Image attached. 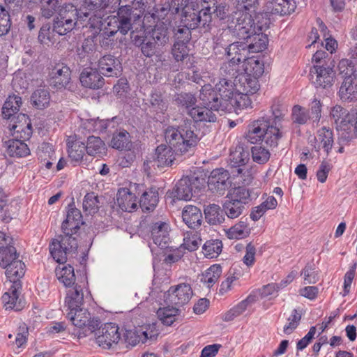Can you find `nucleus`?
I'll return each mask as SVG.
<instances>
[{"label": "nucleus", "instance_id": "obj_1", "mask_svg": "<svg viewBox=\"0 0 357 357\" xmlns=\"http://www.w3.org/2000/svg\"><path fill=\"white\" fill-rule=\"evenodd\" d=\"M271 117H262L251 122L245 135L246 139L251 144L264 142L266 146L276 147L283 136L282 121L285 111L273 108Z\"/></svg>", "mask_w": 357, "mask_h": 357}, {"label": "nucleus", "instance_id": "obj_2", "mask_svg": "<svg viewBox=\"0 0 357 357\" xmlns=\"http://www.w3.org/2000/svg\"><path fill=\"white\" fill-rule=\"evenodd\" d=\"M196 5L190 0H172L167 6L160 8V13H165L167 10L172 14L181 13V22L185 28L188 39L189 30L195 29L199 25L205 27L208 26L211 21V7L206 6L198 13L195 12Z\"/></svg>", "mask_w": 357, "mask_h": 357}, {"label": "nucleus", "instance_id": "obj_3", "mask_svg": "<svg viewBox=\"0 0 357 357\" xmlns=\"http://www.w3.org/2000/svg\"><path fill=\"white\" fill-rule=\"evenodd\" d=\"M255 20L248 24L235 25L232 27L238 32V38L244 40L249 52H260L264 51L268 44L266 30L271 24V20L264 15H257Z\"/></svg>", "mask_w": 357, "mask_h": 357}, {"label": "nucleus", "instance_id": "obj_4", "mask_svg": "<svg viewBox=\"0 0 357 357\" xmlns=\"http://www.w3.org/2000/svg\"><path fill=\"white\" fill-rule=\"evenodd\" d=\"M144 10L145 5L142 0H134L131 5L120 7L117 13L118 17H108V25L115 24V27H117V29L109 31V36H114L119 31L126 35L134 28L137 30L138 27L135 26L137 23L141 25L139 19Z\"/></svg>", "mask_w": 357, "mask_h": 357}, {"label": "nucleus", "instance_id": "obj_5", "mask_svg": "<svg viewBox=\"0 0 357 357\" xmlns=\"http://www.w3.org/2000/svg\"><path fill=\"white\" fill-rule=\"evenodd\" d=\"M192 121L185 122L178 128L169 127L165 132V141L176 152L181 154L188 152L198 142Z\"/></svg>", "mask_w": 357, "mask_h": 357}, {"label": "nucleus", "instance_id": "obj_6", "mask_svg": "<svg viewBox=\"0 0 357 357\" xmlns=\"http://www.w3.org/2000/svg\"><path fill=\"white\" fill-rule=\"evenodd\" d=\"M89 13L85 7L79 10L73 4H65L59 10L58 15L54 20L53 29L59 35H66L77 25L84 26Z\"/></svg>", "mask_w": 357, "mask_h": 357}, {"label": "nucleus", "instance_id": "obj_7", "mask_svg": "<svg viewBox=\"0 0 357 357\" xmlns=\"http://www.w3.org/2000/svg\"><path fill=\"white\" fill-rule=\"evenodd\" d=\"M17 257L15 248L10 245L0 250V266L10 281L21 278L25 273V265Z\"/></svg>", "mask_w": 357, "mask_h": 357}, {"label": "nucleus", "instance_id": "obj_8", "mask_svg": "<svg viewBox=\"0 0 357 357\" xmlns=\"http://www.w3.org/2000/svg\"><path fill=\"white\" fill-rule=\"evenodd\" d=\"M49 248L53 259L59 264H63L68 257L77 250V241L70 235H60L52 240Z\"/></svg>", "mask_w": 357, "mask_h": 357}, {"label": "nucleus", "instance_id": "obj_9", "mask_svg": "<svg viewBox=\"0 0 357 357\" xmlns=\"http://www.w3.org/2000/svg\"><path fill=\"white\" fill-rule=\"evenodd\" d=\"M234 10L231 19L235 25L248 24L255 20L257 0H233Z\"/></svg>", "mask_w": 357, "mask_h": 357}, {"label": "nucleus", "instance_id": "obj_10", "mask_svg": "<svg viewBox=\"0 0 357 357\" xmlns=\"http://www.w3.org/2000/svg\"><path fill=\"white\" fill-rule=\"evenodd\" d=\"M158 15L156 13L146 14L144 17L141 28L144 32H150L151 30V40L158 46H163L167 43V26L165 22L158 20Z\"/></svg>", "mask_w": 357, "mask_h": 357}, {"label": "nucleus", "instance_id": "obj_11", "mask_svg": "<svg viewBox=\"0 0 357 357\" xmlns=\"http://www.w3.org/2000/svg\"><path fill=\"white\" fill-rule=\"evenodd\" d=\"M331 117L333 119L340 140L349 142L352 139L353 116L340 105L334 106L331 110Z\"/></svg>", "mask_w": 357, "mask_h": 357}, {"label": "nucleus", "instance_id": "obj_12", "mask_svg": "<svg viewBox=\"0 0 357 357\" xmlns=\"http://www.w3.org/2000/svg\"><path fill=\"white\" fill-rule=\"evenodd\" d=\"M66 317L75 327L84 330V335L93 333L100 323L98 317L92 318L88 310L82 306L68 311Z\"/></svg>", "mask_w": 357, "mask_h": 357}, {"label": "nucleus", "instance_id": "obj_13", "mask_svg": "<svg viewBox=\"0 0 357 357\" xmlns=\"http://www.w3.org/2000/svg\"><path fill=\"white\" fill-rule=\"evenodd\" d=\"M204 179L195 175L181 178L174 190V197L179 200H190L193 193H196L204 185Z\"/></svg>", "mask_w": 357, "mask_h": 357}, {"label": "nucleus", "instance_id": "obj_14", "mask_svg": "<svg viewBox=\"0 0 357 357\" xmlns=\"http://www.w3.org/2000/svg\"><path fill=\"white\" fill-rule=\"evenodd\" d=\"M8 128L14 138L23 140L29 139L33 132L30 119L22 113L10 119Z\"/></svg>", "mask_w": 357, "mask_h": 357}, {"label": "nucleus", "instance_id": "obj_15", "mask_svg": "<svg viewBox=\"0 0 357 357\" xmlns=\"http://www.w3.org/2000/svg\"><path fill=\"white\" fill-rule=\"evenodd\" d=\"M121 340V332L119 326L113 323L105 324L96 337L97 344L105 349L114 348Z\"/></svg>", "mask_w": 357, "mask_h": 357}, {"label": "nucleus", "instance_id": "obj_16", "mask_svg": "<svg viewBox=\"0 0 357 357\" xmlns=\"http://www.w3.org/2000/svg\"><path fill=\"white\" fill-rule=\"evenodd\" d=\"M310 75L312 82L317 88H330L335 82V73L330 66H314Z\"/></svg>", "mask_w": 357, "mask_h": 357}, {"label": "nucleus", "instance_id": "obj_17", "mask_svg": "<svg viewBox=\"0 0 357 357\" xmlns=\"http://www.w3.org/2000/svg\"><path fill=\"white\" fill-rule=\"evenodd\" d=\"M192 294L190 285L182 283L171 287L167 292L166 299L171 304L183 305L190 301Z\"/></svg>", "mask_w": 357, "mask_h": 357}, {"label": "nucleus", "instance_id": "obj_18", "mask_svg": "<svg viewBox=\"0 0 357 357\" xmlns=\"http://www.w3.org/2000/svg\"><path fill=\"white\" fill-rule=\"evenodd\" d=\"M86 11L89 13V15L86 18L84 26L89 25L93 29H104L105 33L109 37L110 36H109L110 34L109 31L117 29V27H115V24H112L110 26L108 25V17H112L113 16H108L104 18L103 8L91 9Z\"/></svg>", "mask_w": 357, "mask_h": 357}, {"label": "nucleus", "instance_id": "obj_19", "mask_svg": "<svg viewBox=\"0 0 357 357\" xmlns=\"http://www.w3.org/2000/svg\"><path fill=\"white\" fill-rule=\"evenodd\" d=\"M296 2L295 0H273L267 3L265 10L258 15H264L265 17L271 20L273 15H289L295 10Z\"/></svg>", "mask_w": 357, "mask_h": 357}, {"label": "nucleus", "instance_id": "obj_20", "mask_svg": "<svg viewBox=\"0 0 357 357\" xmlns=\"http://www.w3.org/2000/svg\"><path fill=\"white\" fill-rule=\"evenodd\" d=\"M229 174L222 168L216 169L211 172L208 178V189L213 193L222 195L229 187Z\"/></svg>", "mask_w": 357, "mask_h": 357}, {"label": "nucleus", "instance_id": "obj_21", "mask_svg": "<svg viewBox=\"0 0 357 357\" xmlns=\"http://www.w3.org/2000/svg\"><path fill=\"white\" fill-rule=\"evenodd\" d=\"M52 84L56 89H66L71 80L70 68L64 63H57L50 73Z\"/></svg>", "mask_w": 357, "mask_h": 357}, {"label": "nucleus", "instance_id": "obj_22", "mask_svg": "<svg viewBox=\"0 0 357 357\" xmlns=\"http://www.w3.org/2000/svg\"><path fill=\"white\" fill-rule=\"evenodd\" d=\"M82 224V215L80 211L76 208L70 207L61 225L63 234L73 236Z\"/></svg>", "mask_w": 357, "mask_h": 357}, {"label": "nucleus", "instance_id": "obj_23", "mask_svg": "<svg viewBox=\"0 0 357 357\" xmlns=\"http://www.w3.org/2000/svg\"><path fill=\"white\" fill-rule=\"evenodd\" d=\"M19 280H12V281H10L12 284L8 291L4 293L2 296L1 299L6 309L19 311L22 307V303L19 300L20 289L21 288Z\"/></svg>", "mask_w": 357, "mask_h": 357}, {"label": "nucleus", "instance_id": "obj_24", "mask_svg": "<svg viewBox=\"0 0 357 357\" xmlns=\"http://www.w3.org/2000/svg\"><path fill=\"white\" fill-rule=\"evenodd\" d=\"M216 91L213 89L211 84H205L200 90L199 99L204 105L211 107L212 109L218 111L220 109L223 110L225 102H222L219 99Z\"/></svg>", "mask_w": 357, "mask_h": 357}, {"label": "nucleus", "instance_id": "obj_25", "mask_svg": "<svg viewBox=\"0 0 357 357\" xmlns=\"http://www.w3.org/2000/svg\"><path fill=\"white\" fill-rule=\"evenodd\" d=\"M236 87L239 93L253 95L259 89V84L257 78L241 73L236 77Z\"/></svg>", "mask_w": 357, "mask_h": 357}, {"label": "nucleus", "instance_id": "obj_26", "mask_svg": "<svg viewBox=\"0 0 357 357\" xmlns=\"http://www.w3.org/2000/svg\"><path fill=\"white\" fill-rule=\"evenodd\" d=\"M116 203L122 211L126 212H132L138 206L137 197L128 188H121L118 190Z\"/></svg>", "mask_w": 357, "mask_h": 357}, {"label": "nucleus", "instance_id": "obj_27", "mask_svg": "<svg viewBox=\"0 0 357 357\" xmlns=\"http://www.w3.org/2000/svg\"><path fill=\"white\" fill-rule=\"evenodd\" d=\"M98 69L105 76L117 77L120 73V62L112 55H105L98 61Z\"/></svg>", "mask_w": 357, "mask_h": 357}, {"label": "nucleus", "instance_id": "obj_28", "mask_svg": "<svg viewBox=\"0 0 357 357\" xmlns=\"http://www.w3.org/2000/svg\"><path fill=\"white\" fill-rule=\"evenodd\" d=\"M315 141L314 149L317 151L323 149L328 155L334 144L333 131L326 127L320 128L317 130Z\"/></svg>", "mask_w": 357, "mask_h": 357}, {"label": "nucleus", "instance_id": "obj_29", "mask_svg": "<svg viewBox=\"0 0 357 357\" xmlns=\"http://www.w3.org/2000/svg\"><path fill=\"white\" fill-rule=\"evenodd\" d=\"M182 218L189 228L195 229L201 226L203 216L199 208L192 205H187L183 209Z\"/></svg>", "mask_w": 357, "mask_h": 357}, {"label": "nucleus", "instance_id": "obj_30", "mask_svg": "<svg viewBox=\"0 0 357 357\" xmlns=\"http://www.w3.org/2000/svg\"><path fill=\"white\" fill-rule=\"evenodd\" d=\"M169 225L165 222H155L151 229L153 243L162 248L167 247L169 242Z\"/></svg>", "mask_w": 357, "mask_h": 357}, {"label": "nucleus", "instance_id": "obj_31", "mask_svg": "<svg viewBox=\"0 0 357 357\" xmlns=\"http://www.w3.org/2000/svg\"><path fill=\"white\" fill-rule=\"evenodd\" d=\"M215 90L221 97L222 102H229L234 95L238 92L236 87V79L231 78L220 79L218 83L215 84Z\"/></svg>", "mask_w": 357, "mask_h": 357}, {"label": "nucleus", "instance_id": "obj_32", "mask_svg": "<svg viewBox=\"0 0 357 357\" xmlns=\"http://www.w3.org/2000/svg\"><path fill=\"white\" fill-rule=\"evenodd\" d=\"M80 82L84 86L95 89L102 86L104 79L96 70L86 68L80 75Z\"/></svg>", "mask_w": 357, "mask_h": 357}, {"label": "nucleus", "instance_id": "obj_33", "mask_svg": "<svg viewBox=\"0 0 357 357\" xmlns=\"http://www.w3.org/2000/svg\"><path fill=\"white\" fill-rule=\"evenodd\" d=\"M215 110L212 109L211 107L204 105L203 107L197 106L192 107L188 111V114L196 122H215L217 116Z\"/></svg>", "mask_w": 357, "mask_h": 357}, {"label": "nucleus", "instance_id": "obj_34", "mask_svg": "<svg viewBox=\"0 0 357 357\" xmlns=\"http://www.w3.org/2000/svg\"><path fill=\"white\" fill-rule=\"evenodd\" d=\"M338 95L342 100H352L357 96L356 77H349L343 79L340 87Z\"/></svg>", "mask_w": 357, "mask_h": 357}, {"label": "nucleus", "instance_id": "obj_35", "mask_svg": "<svg viewBox=\"0 0 357 357\" xmlns=\"http://www.w3.org/2000/svg\"><path fill=\"white\" fill-rule=\"evenodd\" d=\"M25 140L14 138L6 142V151L11 157H26L30 154V149Z\"/></svg>", "mask_w": 357, "mask_h": 357}, {"label": "nucleus", "instance_id": "obj_36", "mask_svg": "<svg viewBox=\"0 0 357 357\" xmlns=\"http://www.w3.org/2000/svg\"><path fill=\"white\" fill-rule=\"evenodd\" d=\"M84 294L82 288L76 285L67 292L65 303L67 311L73 310L83 305Z\"/></svg>", "mask_w": 357, "mask_h": 357}, {"label": "nucleus", "instance_id": "obj_37", "mask_svg": "<svg viewBox=\"0 0 357 357\" xmlns=\"http://www.w3.org/2000/svg\"><path fill=\"white\" fill-rule=\"evenodd\" d=\"M175 152L174 147L171 146L161 144L156 148V161L158 166H169L172 165L175 160Z\"/></svg>", "mask_w": 357, "mask_h": 357}, {"label": "nucleus", "instance_id": "obj_38", "mask_svg": "<svg viewBox=\"0 0 357 357\" xmlns=\"http://www.w3.org/2000/svg\"><path fill=\"white\" fill-rule=\"evenodd\" d=\"M248 94L237 92L234 96L229 100V102H225L223 105V110L231 111L251 107V100Z\"/></svg>", "mask_w": 357, "mask_h": 357}, {"label": "nucleus", "instance_id": "obj_39", "mask_svg": "<svg viewBox=\"0 0 357 357\" xmlns=\"http://www.w3.org/2000/svg\"><path fill=\"white\" fill-rule=\"evenodd\" d=\"M229 160L231 166L236 168V170L233 173H236L238 175L241 174L244 170L241 167H244L248 162L249 153L245 151L242 148H239L231 153Z\"/></svg>", "mask_w": 357, "mask_h": 357}, {"label": "nucleus", "instance_id": "obj_40", "mask_svg": "<svg viewBox=\"0 0 357 357\" xmlns=\"http://www.w3.org/2000/svg\"><path fill=\"white\" fill-rule=\"evenodd\" d=\"M243 74L258 78L264 72V64L254 57L247 58L243 61Z\"/></svg>", "mask_w": 357, "mask_h": 357}, {"label": "nucleus", "instance_id": "obj_41", "mask_svg": "<svg viewBox=\"0 0 357 357\" xmlns=\"http://www.w3.org/2000/svg\"><path fill=\"white\" fill-rule=\"evenodd\" d=\"M55 274L59 281L65 287H70L75 282L74 268L70 265H59L55 269Z\"/></svg>", "mask_w": 357, "mask_h": 357}, {"label": "nucleus", "instance_id": "obj_42", "mask_svg": "<svg viewBox=\"0 0 357 357\" xmlns=\"http://www.w3.org/2000/svg\"><path fill=\"white\" fill-rule=\"evenodd\" d=\"M139 206L144 211L153 210L158 203V192L155 188H151L145 191L139 202Z\"/></svg>", "mask_w": 357, "mask_h": 357}, {"label": "nucleus", "instance_id": "obj_43", "mask_svg": "<svg viewBox=\"0 0 357 357\" xmlns=\"http://www.w3.org/2000/svg\"><path fill=\"white\" fill-rule=\"evenodd\" d=\"M250 232L247 218H241L238 223L227 230V236L230 239H241L248 236Z\"/></svg>", "mask_w": 357, "mask_h": 357}, {"label": "nucleus", "instance_id": "obj_44", "mask_svg": "<svg viewBox=\"0 0 357 357\" xmlns=\"http://www.w3.org/2000/svg\"><path fill=\"white\" fill-rule=\"evenodd\" d=\"M21 105V97L16 95L9 96L2 108L3 117L8 119H11L18 112Z\"/></svg>", "mask_w": 357, "mask_h": 357}, {"label": "nucleus", "instance_id": "obj_45", "mask_svg": "<svg viewBox=\"0 0 357 357\" xmlns=\"http://www.w3.org/2000/svg\"><path fill=\"white\" fill-rule=\"evenodd\" d=\"M225 50L229 59L240 58L241 61H243L247 59L248 52H249L244 40L233 42L225 48Z\"/></svg>", "mask_w": 357, "mask_h": 357}, {"label": "nucleus", "instance_id": "obj_46", "mask_svg": "<svg viewBox=\"0 0 357 357\" xmlns=\"http://www.w3.org/2000/svg\"><path fill=\"white\" fill-rule=\"evenodd\" d=\"M185 29H178L177 32L187 35V33H185ZM189 35L190 33H188V39L186 38L187 36H185L183 40H177L174 44L172 52L174 58L177 61H183L189 54V50L187 46V42L189 40Z\"/></svg>", "mask_w": 357, "mask_h": 357}, {"label": "nucleus", "instance_id": "obj_47", "mask_svg": "<svg viewBox=\"0 0 357 357\" xmlns=\"http://www.w3.org/2000/svg\"><path fill=\"white\" fill-rule=\"evenodd\" d=\"M111 146L118 150H130L132 147V142L129 132L123 130L114 134L111 140Z\"/></svg>", "mask_w": 357, "mask_h": 357}, {"label": "nucleus", "instance_id": "obj_48", "mask_svg": "<svg viewBox=\"0 0 357 357\" xmlns=\"http://www.w3.org/2000/svg\"><path fill=\"white\" fill-rule=\"evenodd\" d=\"M67 146L68 156L71 160L75 163L80 162L86 153L85 143L75 140L71 144L70 142H68Z\"/></svg>", "mask_w": 357, "mask_h": 357}, {"label": "nucleus", "instance_id": "obj_49", "mask_svg": "<svg viewBox=\"0 0 357 357\" xmlns=\"http://www.w3.org/2000/svg\"><path fill=\"white\" fill-rule=\"evenodd\" d=\"M229 59V61L220 68L221 73L227 75L231 79H236L239 74L243 73V61H241L240 58Z\"/></svg>", "mask_w": 357, "mask_h": 357}, {"label": "nucleus", "instance_id": "obj_50", "mask_svg": "<svg viewBox=\"0 0 357 357\" xmlns=\"http://www.w3.org/2000/svg\"><path fill=\"white\" fill-rule=\"evenodd\" d=\"M222 270L220 265L213 264L202 273L200 280L208 288H210L218 280L222 274Z\"/></svg>", "mask_w": 357, "mask_h": 357}, {"label": "nucleus", "instance_id": "obj_51", "mask_svg": "<svg viewBox=\"0 0 357 357\" xmlns=\"http://www.w3.org/2000/svg\"><path fill=\"white\" fill-rule=\"evenodd\" d=\"M234 20L230 19V22L227 29H223L220 33L217 35L214 40L217 45L222 47L227 46V43L232 41L231 38H238V32L231 26H235Z\"/></svg>", "mask_w": 357, "mask_h": 357}, {"label": "nucleus", "instance_id": "obj_52", "mask_svg": "<svg viewBox=\"0 0 357 357\" xmlns=\"http://www.w3.org/2000/svg\"><path fill=\"white\" fill-rule=\"evenodd\" d=\"M31 100L32 104L39 109L47 107L50 102V94L46 89H38L32 94Z\"/></svg>", "mask_w": 357, "mask_h": 357}, {"label": "nucleus", "instance_id": "obj_53", "mask_svg": "<svg viewBox=\"0 0 357 357\" xmlns=\"http://www.w3.org/2000/svg\"><path fill=\"white\" fill-rule=\"evenodd\" d=\"M206 218L211 224H221L225 220L224 211L217 204H210L204 209Z\"/></svg>", "mask_w": 357, "mask_h": 357}, {"label": "nucleus", "instance_id": "obj_54", "mask_svg": "<svg viewBox=\"0 0 357 357\" xmlns=\"http://www.w3.org/2000/svg\"><path fill=\"white\" fill-rule=\"evenodd\" d=\"M227 198L245 206L250 201V193L248 189L244 187H238L234 188L227 195Z\"/></svg>", "mask_w": 357, "mask_h": 357}, {"label": "nucleus", "instance_id": "obj_55", "mask_svg": "<svg viewBox=\"0 0 357 357\" xmlns=\"http://www.w3.org/2000/svg\"><path fill=\"white\" fill-rule=\"evenodd\" d=\"M178 310L175 307H160L157 311L158 319L167 326H171L178 316Z\"/></svg>", "mask_w": 357, "mask_h": 357}, {"label": "nucleus", "instance_id": "obj_56", "mask_svg": "<svg viewBox=\"0 0 357 357\" xmlns=\"http://www.w3.org/2000/svg\"><path fill=\"white\" fill-rule=\"evenodd\" d=\"M85 147L88 155L95 156L105 150V143L99 137L90 136L87 139Z\"/></svg>", "mask_w": 357, "mask_h": 357}, {"label": "nucleus", "instance_id": "obj_57", "mask_svg": "<svg viewBox=\"0 0 357 357\" xmlns=\"http://www.w3.org/2000/svg\"><path fill=\"white\" fill-rule=\"evenodd\" d=\"M225 214L231 219L239 217L245 209V206L241 205L238 202H232L228 199L222 205Z\"/></svg>", "mask_w": 357, "mask_h": 357}, {"label": "nucleus", "instance_id": "obj_58", "mask_svg": "<svg viewBox=\"0 0 357 357\" xmlns=\"http://www.w3.org/2000/svg\"><path fill=\"white\" fill-rule=\"evenodd\" d=\"M203 253L207 258H215L222 252V243L219 240L206 241L203 245Z\"/></svg>", "mask_w": 357, "mask_h": 357}, {"label": "nucleus", "instance_id": "obj_59", "mask_svg": "<svg viewBox=\"0 0 357 357\" xmlns=\"http://www.w3.org/2000/svg\"><path fill=\"white\" fill-rule=\"evenodd\" d=\"M291 119L294 123L298 125H304L310 121L308 110L298 105L292 108Z\"/></svg>", "mask_w": 357, "mask_h": 357}, {"label": "nucleus", "instance_id": "obj_60", "mask_svg": "<svg viewBox=\"0 0 357 357\" xmlns=\"http://www.w3.org/2000/svg\"><path fill=\"white\" fill-rule=\"evenodd\" d=\"M338 69L342 79L348 78L349 77H356L355 63L351 60L342 59L338 63Z\"/></svg>", "mask_w": 357, "mask_h": 357}, {"label": "nucleus", "instance_id": "obj_61", "mask_svg": "<svg viewBox=\"0 0 357 357\" xmlns=\"http://www.w3.org/2000/svg\"><path fill=\"white\" fill-rule=\"evenodd\" d=\"M251 153L253 161L258 164L266 163L271 156L269 151L261 146L252 147Z\"/></svg>", "mask_w": 357, "mask_h": 357}, {"label": "nucleus", "instance_id": "obj_62", "mask_svg": "<svg viewBox=\"0 0 357 357\" xmlns=\"http://www.w3.org/2000/svg\"><path fill=\"white\" fill-rule=\"evenodd\" d=\"M83 208L89 214L95 213L98 209V197L93 193H87L83 200Z\"/></svg>", "mask_w": 357, "mask_h": 357}, {"label": "nucleus", "instance_id": "obj_63", "mask_svg": "<svg viewBox=\"0 0 357 357\" xmlns=\"http://www.w3.org/2000/svg\"><path fill=\"white\" fill-rule=\"evenodd\" d=\"M135 44L141 47V51L142 54L146 57H151L153 56L156 49L159 47L158 44L152 40L151 38L149 40H141L135 39Z\"/></svg>", "mask_w": 357, "mask_h": 357}, {"label": "nucleus", "instance_id": "obj_64", "mask_svg": "<svg viewBox=\"0 0 357 357\" xmlns=\"http://www.w3.org/2000/svg\"><path fill=\"white\" fill-rule=\"evenodd\" d=\"M301 319V315L296 309L293 310L291 315L287 319V324L284 326L283 332L289 335L298 327Z\"/></svg>", "mask_w": 357, "mask_h": 357}]
</instances>
